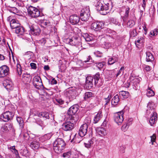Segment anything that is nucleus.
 Returning <instances> with one entry per match:
<instances>
[{
    "instance_id": "nucleus-44",
    "label": "nucleus",
    "mask_w": 158,
    "mask_h": 158,
    "mask_svg": "<svg viewBox=\"0 0 158 158\" xmlns=\"http://www.w3.org/2000/svg\"><path fill=\"white\" fill-rule=\"evenodd\" d=\"M102 45L105 48H109L111 47V44L109 42H105Z\"/></svg>"
},
{
    "instance_id": "nucleus-46",
    "label": "nucleus",
    "mask_w": 158,
    "mask_h": 158,
    "mask_svg": "<svg viewBox=\"0 0 158 158\" xmlns=\"http://www.w3.org/2000/svg\"><path fill=\"white\" fill-rule=\"evenodd\" d=\"M154 93L153 91L149 89L147 92V95L148 97H151L154 96Z\"/></svg>"
},
{
    "instance_id": "nucleus-17",
    "label": "nucleus",
    "mask_w": 158,
    "mask_h": 158,
    "mask_svg": "<svg viewBox=\"0 0 158 158\" xmlns=\"http://www.w3.org/2000/svg\"><path fill=\"white\" fill-rule=\"evenodd\" d=\"M95 141L96 139L94 137L89 138L87 142L84 143L85 147L87 148H90V147L93 146Z\"/></svg>"
},
{
    "instance_id": "nucleus-41",
    "label": "nucleus",
    "mask_w": 158,
    "mask_h": 158,
    "mask_svg": "<svg viewBox=\"0 0 158 158\" xmlns=\"http://www.w3.org/2000/svg\"><path fill=\"white\" fill-rule=\"evenodd\" d=\"M158 30L156 29H155L152 30L150 32V36L152 37V36H156L158 34Z\"/></svg>"
},
{
    "instance_id": "nucleus-24",
    "label": "nucleus",
    "mask_w": 158,
    "mask_h": 158,
    "mask_svg": "<svg viewBox=\"0 0 158 158\" xmlns=\"http://www.w3.org/2000/svg\"><path fill=\"white\" fill-rule=\"evenodd\" d=\"M119 101V98L118 95L115 96L111 101V103L112 105L115 106L117 105Z\"/></svg>"
},
{
    "instance_id": "nucleus-50",
    "label": "nucleus",
    "mask_w": 158,
    "mask_h": 158,
    "mask_svg": "<svg viewBox=\"0 0 158 158\" xmlns=\"http://www.w3.org/2000/svg\"><path fill=\"white\" fill-rule=\"evenodd\" d=\"M143 68H144V71L146 72H149L151 70V67L150 66L144 64L143 65Z\"/></svg>"
},
{
    "instance_id": "nucleus-27",
    "label": "nucleus",
    "mask_w": 158,
    "mask_h": 158,
    "mask_svg": "<svg viewBox=\"0 0 158 158\" xmlns=\"http://www.w3.org/2000/svg\"><path fill=\"white\" fill-rule=\"evenodd\" d=\"M146 61L147 62H151L154 60V59L152 54L150 52H146Z\"/></svg>"
},
{
    "instance_id": "nucleus-16",
    "label": "nucleus",
    "mask_w": 158,
    "mask_h": 158,
    "mask_svg": "<svg viewBox=\"0 0 158 158\" xmlns=\"http://www.w3.org/2000/svg\"><path fill=\"white\" fill-rule=\"evenodd\" d=\"M3 85L8 91L12 89V83L9 80H5L3 82Z\"/></svg>"
},
{
    "instance_id": "nucleus-6",
    "label": "nucleus",
    "mask_w": 158,
    "mask_h": 158,
    "mask_svg": "<svg viewBox=\"0 0 158 158\" xmlns=\"http://www.w3.org/2000/svg\"><path fill=\"white\" fill-rule=\"evenodd\" d=\"M28 14L32 18H36L40 16V10L36 8L30 6L27 8Z\"/></svg>"
},
{
    "instance_id": "nucleus-1",
    "label": "nucleus",
    "mask_w": 158,
    "mask_h": 158,
    "mask_svg": "<svg viewBox=\"0 0 158 158\" xmlns=\"http://www.w3.org/2000/svg\"><path fill=\"white\" fill-rule=\"evenodd\" d=\"M110 0H99L96 4L97 10L102 15H105L109 12Z\"/></svg>"
},
{
    "instance_id": "nucleus-12",
    "label": "nucleus",
    "mask_w": 158,
    "mask_h": 158,
    "mask_svg": "<svg viewBox=\"0 0 158 158\" xmlns=\"http://www.w3.org/2000/svg\"><path fill=\"white\" fill-rule=\"evenodd\" d=\"M30 32L34 35H39L40 32L41 30L38 26L33 25L29 26Z\"/></svg>"
},
{
    "instance_id": "nucleus-61",
    "label": "nucleus",
    "mask_w": 158,
    "mask_h": 158,
    "mask_svg": "<svg viewBox=\"0 0 158 158\" xmlns=\"http://www.w3.org/2000/svg\"><path fill=\"white\" fill-rule=\"evenodd\" d=\"M50 23L48 21H44L43 22H42V24L46 26H48L49 25Z\"/></svg>"
},
{
    "instance_id": "nucleus-51",
    "label": "nucleus",
    "mask_w": 158,
    "mask_h": 158,
    "mask_svg": "<svg viewBox=\"0 0 158 158\" xmlns=\"http://www.w3.org/2000/svg\"><path fill=\"white\" fill-rule=\"evenodd\" d=\"M126 148L123 145H120L118 149L119 151L122 153H124L125 152V149Z\"/></svg>"
},
{
    "instance_id": "nucleus-56",
    "label": "nucleus",
    "mask_w": 158,
    "mask_h": 158,
    "mask_svg": "<svg viewBox=\"0 0 158 158\" xmlns=\"http://www.w3.org/2000/svg\"><path fill=\"white\" fill-rule=\"evenodd\" d=\"M11 12L14 14H16L18 13L19 11L15 7H13L12 8L11 10H10Z\"/></svg>"
},
{
    "instance_id": "nucleus-2",
    "label": "nucleus",
    "mask_w": 158,
    "mask_h": 158,
    "mask_svg": "<svg viewBox=\"0 0 158 158\" xmlns=\"http://www.w3.org/2000/svg\"><path fill=\"white\" fill-rule=\"evenodd\" d=\"M65 143L62 138H57L53 142V149L58 154L61 153L65 148Z\"/></svg>"
},
{
    "instance_id": "nucleus-21",
    "label": "nucleus",
    "mask_w": 158,
    "mask_h": 158,
    "mask_svg": "<svg viewBox=\"0 0 158 158\" xmlns=\"http://www.w3.org/2000/svg\"><path fill=\"white\" fill-rule=\"evenodd\" d=\"M10 26L12 29H16L20 25L18 20L13 19L10 22Z\"/></svg>"
},
{
    "instance_id": "nucleus-26",
    "label": "nucleus",
    "mask_w": 158,
    "mask_h": 158,
    "mask_svg": "<svg viewBox=\"0 0 158 158\" xmlns=\"http://www.w3.org/2000/svg\"><path fill=\"white\" fill-rule=\"evenodd\" d=\"M93 78L91 76H88L86 78V83L87 85L89 86H88L89 87H92L93 85Z\"/></svg>"
},
{
    "instance_id": "nucleus-34",
    "label": "nucleus",
    "mask_w": 158,
    "mask_h": 158,
    "mask_svg": "<svg viewBox=\"0 0 158 158\" xmlns=\"http://www.w3.org/2000/svg\"><path fill=\"white\" fill-rule=\"evenodd\" d=\"M85 63L89 62V64H91L94 62V60H93L90 56H88L86 58H84V61Z\"/></svg>"
},
{
    "instance_id": "nucleus-62",
    "label": "nucleus",
    "mask_w": 158,
    "mask_h": 158,
    "mask_svg": "<svg viewBox=\"0 0 158 158\" xmlns=\"http://www.w3.org/2000/svg\"><path fill=\"white\" fill-rule=\"evenodd\" d=\"M146 5V0H143V4H142V6L143 7V9L144 10L145 9Z\"/></svg>"
},
{
    "instance_id": "nucleus-22",
    "label": "nucleus",
    "mask_w": 158,
    "mask_h": 158,
    "mask_svg": "<svg viewBox=\"0 0 158 158\" xmlns=\"http://www.w3.org/2000/svg\"><path fill=\"white\" fill-rule=\"evenodd\" d=\"M102 111L101 110H99L97 114L94 116V123H96L101 119L102 117Z\"/></svg>"
},
{
    "instance_id": "nucleus-55",
    "label": "nucleus",
    "mask_w": 158,
    "mask_h": 158,
    "mask_svg": "<svg viewBox=\"0 0 158 158\" xmlns=\"http://www.w3.org/2000/svg\"><path fill=\"white\" fill-rule=\"evenodd\" d=\"M151 141L152 142V144H153V142H155L156 139V136L155 134H153V135L151 136Z\"/></svg>"
},
{
    "instance_id": "nucleus-30",
    "label": "nucleus",
    "mask_w": 158,
    "mask_h": 158,
    "mask_svg": "<svg viewBox=\"0 0 158 158\" xmlns=\"http://www.w3.org/2000/svg\"><path fill=\"white\" fill-rule=\"evenodd\" d=\"M15 32L16 34H19L22 35L25 32V29L23 27L19 26L15 29Z\"/></svg>"
},
{
    "instance_id": "nucleus-19",
    "label": "nucleus",
    "mask_w": 158,
    "mask_h": 158,
    "mask_svg": "<svg viewBox=\"0 0 158 158\" xmlns=\"http://www.w3.org/2000/svg\"><path fill=\"white\" fill-rule=\"evenodd\" d=\"M157 119V114L156 112L152 113V116L149 120V122L151 126H152Z\"/></svg>"
},
{
    "instance_id": "nucleus-64",
    "label": "nucleus",
    "mask_w": 158,
    "mask_h": 158,
    "mask_svg": "<svg viewBox=\"0 0 158 158\" xmlns=\"http://www.w3.org/2000/svg\"><path fill=\"white\" fill-rule=\"evenodd\" d=\"M49 69V67L48 65H45L44 67V69L45 70H48Z\"/></svg>"
},
{
    "instance_id": "nucleus-42",
    "label": "nucleus",
    "mask_w": 158,
    "mask_h": 158,
    "mask_svg": "<svg viewBox=\"0 0 158 158\" xmlns=\"http://www.w3.org/2000/svg\"><path fill=\"white\" fill-rule=\"evenodd\" d=\"M135 24V22L134 21L130 20L128 21L127 23V27L130 28L132 27Z\"/></svg>"
},
{
    "instance_id": "nucleus-33",
    "label": "nucleus",
    "mask_w": 158,
    "mask_h": 158,
    "mask_svg": "<svg viewBox=\"0 0 158 158\" xmlns=\"http://www.w3.org/2000/svg\"><path fill=\"white\" fill-rule=\"evenodd\" d=\"M8 126L9 128L11 127L12 126L10 124H6L2 126L1 128V131L3 132H6L8 131Z\"/></svg>"
},
{
    "instance_id": "nucleus-39",
    "label": "nucleus",
    "mask_w": 158,
    "mask_h": 158,
    "mask_svg": "<svg viewBox=\"0 0 158 158\" xmlns=\"http://www.w3.org/2000/svg\"><path fill=\"white\" fill-rule=\"evenodd\" d=\"M154 103L152 102H149L148 105V108L150 110H151L152 113H153V112H155L154 110Z\"/></svg>"
},
{
    "instance_id": "nucleus-10",
    "label": "nucleus",
    "mask_w": 158,
    "mask_h": 158,
    "mask_svg": "<svg viewBox=\"0 0 158 158\" xmlns=\"http://www.w3.org/2000/svg\"><path fill=\"white\" fill-rule=\"evenodd\" d=\"M9 73V68L8 66L4 65L0 67V77H4Z\"/></svg>"
},
{
    "instance_id": "nucleus-36",
    "label": "nucleus",
    "mask_w": 158,
    "mask_h": 158,
    "mask_svg": "<svg viewBox=\"0 0 158 158\" xmlns=\"http://www.w3.org/2000/svg\"><path fill=\"white\" fill-rule=\"evenodd\" d=\"M120 95L123 98H127L129 95V93L128 92L122 91L120 92Z\"/></svg>"
},
{
    "instance_id": "nucleus-25",
    "label": "nucleus",
    "mask_w": 158,
    "mask_h": 158,
    "mask_svg": "<svg viewBox=\"0 0 158 158\" xmlns=\"http://www.w3.org/2000/svg\"><path fill=\"white\" fill-rule=\"evenodd\" d=\"M38 116L41 118H43L44 119H49V114L47 112H44L39 113L38 114Z\"/></svg>"
},
{
    "instance_id": "nucleus-5",
    "label": "nucleus",
    "mask_w": 158,
    "mask_h": 158,
    "mask_svg": "<svg viewBox=\"0 0 158 158\" xmlns=\"http://www.w3.org/2000/svg\"><path fill=\"white\" fill-rule=\"evenodd\" d=\"M90 16V12L89 8H85L81 10L80 13V19L82 21L85 22L87 21Z\"/></svg>"
},
{
    "instance_id": "nucleus-52",
    "label": "nucleus",
    "mask_w": 158,
    "mask_h": 158,
    "mask_svg": "<svg viewBox=\"0 0 158 158\" xmlns=\"http://www.w3.org/2000/svg\"><path fill=\"white\" fill-rule=\"evenodd\" d=\"M71 155V152H68L64 153L63 154V156L64 158H69Z\"/></svg>"
},
{
    "instance_id": "nucleus-59",
    "label": "nucleus",
    "mask_w": 158,
    "mask_h": 158,
    "mask_svg": "<svg viewBox=\"0 0 158 158\" xmlns=\"http://www.w3.org/2000/svg\"><path fill=\"white\" fill-rule=\"evenodd\" d=\"M30 65L32 69H36L37 68L36 64L35 63H30Z\"/></svg>"
},
{
    "instance_id": "nucleus-40",
    "label": "nucleus",
    "mask_w": 158,
    "mask_h": 158,
    "mask_svg": "<svg viewBox=\"0 0 158 158\" xmlns=\"http://www.w3.org/2000/svg\"><path fill=\"white\" fill-rule=\"evenodd\" d=\"M36 121L37 123L41 127L42 129H43V128L45 127L47 125L46 123H44V122L40 119H38L36 120Z\"/></svg>"
},
{
    "instance_id": "nucleus-23",
    "label": "nucleus",
    "mask_w": 158,
    "mask_h": 158,
    "mask_svg": "<svg viewBox=\"0 0 158 158\" xmlns=\"http://www.w3.org/2000/svg\"><path fill=\"white\" fill-rule=\"evenodd\" d=\"M94 81V84L95 85H97L98 86H100L101 85V84L100 83V74L99 73H97L93 77Z\"/></svg>"
},
{
    "instance_id": "nucleus-14",
    "label": "nucleus",
    "mask_w": 158,
    "mask_h": 158,
    "mask_svg": "<svg viewBox=\"0 0 158 158\" xmlns=\"http://www.w3.org/2000/svg\"><path fill=\"white\" fill-rule=\"evenodd\" d=\"M80 18L76 15H71L69 18L70 23L73 25L77 24L80 21Z\"/></svg>"
},
{
    "instance_id": "nucleus-18",
    "label": "nucleus",
    "mask_w": 158,
    "mask_h": 158,
    "mask_svg": "<svg viewBox=\"0 0 158 158\" xmlns=\"http://www.w3.org/2000/svg\"><path fill=\"white\" fill-rule=\"evenodd\" d=\"M31 77L29 74H23L22 76V80L25 83L27 84L31 81Z\"/></svg>"
},
{
    "instance_id": "nucleus-43",
    "label": "nucleus",
    "mask_w": 158,
    "mask_h": 158,
    "mask_svg": "<svg viewBox=\"0 0 158 158\" xmlns=\"http://www.w3.org/2000/svg\"><path fill=\"white\" fill-rule=\"evenodd\" d=\"M96 66L100 70H101L105 64V63L104 62H98L96 63Z\"/></svg>"
},
{
    "instance_id": "nucleus-20",
    "label": "nucleus",
    "mask_w": 158,
    "mask_h": 158,
    "mask_svg": "<svg viewBox=\"0 0 158 158\" xmlns=\"http://www.w3.org/2000/svg\"><path fill=\"white\" fill-rule=\"evenodd\" d=\"M96 132L101 136H104L106 135V132L105 128L102 127H99L96 129Z\"/></svg>"
},
{
    "instance_id": "nucleus-38",
    "label": "nucleus",
    "mask_w": 158,
    "mask_h": 158,
    "mask_svg": "<svg viewBox=\"0 0 158 158\" xmlns=\"http://www.w3.org/2000/svg\"><path fill=\"white\" fill-rule=\"evenodd\" d=\"M83 37L85 39L86 41L87 42L91 41L93 40L92 37L89 35L88 34H85L83 35Z\"/></svg>"
},
{
    "instance_id": "nucleus-7",
    "label": "nucleus",
    "mask_w": 158,
    "mask_h": 158,
    "mask_svg": "<svg viewBox=\"0 0 158 158\" xmlns=\"http://www.w3.org/2000/svg\"><path fill=\"white\" fill-rule=\"evenodd\" d=\"M14 115V114L12 112L6 111L1 115L0 119L4 122H8L13 118Z\"/></svg>"
},
{
    "instance_id": "nucleus-3",
    "label": "nucleus",
    "mask_w": 158,
    "mask_h": 158,
    "mask_svg": "<svg viewBox=\"0 0 158 158\" xmlns=\"http://www.w3.org/2000/svg\"><path fill=\"white\" fill-rule=\"evenodd\" d=\"M74 118L73 116H72L69 121L63 123L62 125V129L66 131L72 130L74 128L75 123L77 121V119H75Z\"/></svg>"
},
{
    "instance_id": "nucleus-53",
    "label": "nucleus",
    "mask_w": 158,
    "mask_h": 158,
    "mask_svg": "<svg viewBox=\"0 0 158 158\" xmlns=\"http://www.w3.org/2000/svg\"><path fill=\"white\" fill-rule=\"evenodd\" d=\"M137 32L135 29H133L130 32V35L131 36L135 37L137 35Z\"/></svg>"
},
{
    "instance_id": "nucleus-54",
    "label": "nucleus",
    "mask_w": 158,
    "mask_h": 158,
    "mask_svg": "<svg viewBox=\"0 0 158 158\" xmlns=\"http://www.w3.org/2000/svg\"><path fill=\"white\" fill-rule=\"evenodd\" d=\"M94 54L96 56L98 57H101L102 56V53L98 51L94 52Z\"/></svg>"
},
{
    "instance_id": "nucleus-28",
    "label": "nucleus",
    "mask_w": 158,
    "mask_h": 158,
    "mask_svg": "<svg viewBox=\"0 0 158 158\" xmlns=\"http://www.w3.org/2000/svg\"><path fill=\"white\" fill-rule=\"evenodd\" d=\"M56 101L58 103V105H62L61 106L62 107H66L68 104V102H65L64 101L61 99H56Z\"/></svg>"
},
{
    "instance_id": "nucleus-11",
    "label": "nucleus",
    "mask_w": 158,
    "mask_h": 158,
    "mask_svg": "<svg viewBox=\"0 0 158 158\" xmlns=\"http://www.w3.org/2000/svg\"><path fill=\"white\" fill-rule=\"evenodd\" d=\"M104 25V23L102 22H96L91 24V27L95 31H98L103 28Z\"/></svg>"
},
{
    "instance_id": "nucleus-47",
    "label": "nucleus",
    "mask_w": 158,
    "mask_h": 158,
    "mask_svg": "<svg viewBox=\"0 0 158 158\" xmlns=\"http://www.w3.org/2000/svg\"><path fill=\"white\" fill-rule=\"evenodd\" d=\"M17 71L19 75H20L21 74L22 70L21 69V65L19 64H17Z\"/></svg>"
},
{
    "instance_id": "nucleus-13",
    "label": "nucleus",
    "mask_w": 158,
    "mask_h": 158,
    "mask_svg": "<svg viewBox=\"0 0 158 158\" xmlns=\"http://www.w3.org/2000/svg\"><path fill=\"white\" fill-rule=\"evenodd\" d=\"M81 40L79 38L73 37L69 39V42L72 45L77 46L81 44Z\"/></svg>"
},
{
    "instance_id": "nucleus-4",
    "label": "nucleus",
    "mask_w": 158,
    "mask_h": 158,
    "mask_svg": "<svg viewBox=\"0 0 158 158\" xmlns=\"http://www.w3.org/2000/svg\"><path fill=\"white\" fill-rule=\"evenodd\" d=\"M89 120L87 121V119L85 120V123L83 124L80 127L78 132V134L81 137L85 136L88 131V125L91 122V120L89 118Z\"/></svg>"
},
{
    "instance_id": "nucleus-15",
    "label": "nucleus",
    "mask_w": 158,
    "mask_h": 158,
    "mask_svg": "<svg viewBox=\"0 0 158 158\" xmlns=\"http://www.w3.org/2000/svg\"><path fill=\"white\" fill-rule=\"evenodd\" d=\"M78 110L77 106L74 105L70 107L68 111V114L71 116L74 115Z\"/></svg>"
},
{
    "instance_id": "nucleus-9",
    "label": "nucleus",
    "mask_w": 158,
    "mask_h": 158,
    "mask_svg": "<svg viewBox=\"0 0 158 158\" xmlns=\"http://www.w3.org/2000/svg\"><path fill=\"white\" fill-rule=\"evenodd\" d=\"M124 113L123 111L118 112L115 114L114 116L115 121L118 124H121L123 121Z\"/></svg>"
},
{
    "instance_id": "nucleus-48",
    "label": "nucleus",
    "mask_w": 158,
    "mask_h": 158,
    "mask_svg": "<svg viewBox=\"0 0 158 158\" xmlns=\"http://www.w3.org/2000/svg\"><path fill=\"white\" fill-rule=\"evenodd\" d=\"M143 41V37H141L137 41H135V44L137 47H138V45H139V44L142 43Z\"/></svg>"
},
{
    "instance_id": "nucleus-45",
    "label": "nucleus",
    "mask_w": 158,
    "mask_h": 158,
    "mask_svg": "<svg viewBox=\"0 0 158 158\" xmlns=\"http://www.w3.org/2000/svg\"><path fill=\"white\" fill-rule=\"evenodd\" d=\"M111 98V95L109 94L107 98H105V102L106 103L105 104V106H106V105H107L110 102V99Z\"/></svg>"
},
{
    "instance_id": "nucleus-63",
    "label": "nucleus",
    "mask_w": 158,
    "mask_h": 158,
    "mask_svg": "<svg viewBox=\"0 0 158 158\" xmlns=\"http://www.w3.org/2000/svg\"><path fill=\"white\" fill-rule=\"evenodd\" d=\"M51 84H55L57 83V81L54 78H53L52 79V81H51Z\"/></svg>"
},
{
    "instance_id": "nucleus-35",
    "label": "nucleus",
    "mask_w": 158,
    "mask_h": 158,
    "mask_svg": "<svg viewBox=\"0 0 158 158\" xmlns=\"http://www.w3.org/2000/svg\"><path fill=\"white\" fill-rule=\"evenodd\" d=\"M94 94L91 92H87L85 94L84 99L85 100L94 96Z\"/></svg>"
},
{
    "instance_id": "nucleus-31",
    "label": "nucleus",
    "mask_w": 158,
    "mask_h": 158,
    "mask_svg": "<svg viewBox=\"0 0 158 158\" xmlns=\"http://www.w3.org/2000/svg\"><path fill=\"white\" fill-rule=\"evenodd\" d=\"M118 61V58L114 56L113 57L110 58L109 59L108 64L109 65L112 64L115 62Z\"/></svg>"
},
{
    "instance_id": "nucleus-37",
    "label": "nucleus",
    "mask_w": 158,
    "mask_h": 158,
    "mask_svg": "<svg viewBox=\"0 0 158 158\" xmlns=\"http://www.w3.org/2000/svg\"><path fill=\"white\" fill-rule=\"evenodd\" d=\"M130 10V9L128 7L126 8L125 9V14L123 18V20L124 22H125L129 16Z\"/></svg>"
},
{
    "instance_id": "nucleus-57",
    "label": "nucleus",
    "mask_w": 158,
    "mask_h": 158,
    "mask_svg": "<svg viewBox=\"0 0 158 158\" xmlns=\"http://www.w3.org/2000/svg\"><path fill=\"white\" fill-rule=\"evenodd\" d=\"M124 67H122L119 70V71L118 72V73L116 74V77H117L122 72V73H123V71L124 70Z\"/></svg>"
},
{
    "instance_id": "nucleus-58",
    "label": "nucleus",
    "mask_w": 158,
    "mask_h": 158,
    "mask_svg": "<svg viewBox=\"0 0 158 158\" xmlns=\"http://www.w3.org/2000/svg\"><path fill=\"white\" fill-rule=\"evenodd\" d=\"M68 93L70 96H74L75 94V91H72V90L70 89L68 91Z\"/></svg>"
},
{
    "instance_id": "nucleus-32",
    "label": "nucleus",
    "mask_w": 158,
    "mask_h": 158,
    "mask_svg": "<svg viewBox=\"0 0 158 158\" xmlns=\"http://www.w3.org/2000/svg\"><path fill=\"white\" fill-rule=\"evenodd\" d=\"M16 120L19 123L20 128L21 129L23 128L24 123V121L23 118L20 117H17L16 118Z\"/></svg>"
},
{
    "instance_id": "nucleus-29",
    "label": "nucleus",
    "mask_w": 158,
    "mask_h": 158,
    "mask_svg": "<svg viewBox=\"0 0 158 158\" xmlns=\"http://www.w3.org/2000/svg\"><path fill=\"white\" fill-rule=\"evenodd\" d=\"M30 147L33 150L38 149L40 147V144L38 142L36 141H33L31 143Z\"/></svg>"
},
{
    "instance_id": "nucleus-49",
    "label": "nucleus",
    "mask_w": 158,
    "mask_h": 158,
    "mask_svg": "<svg viewBox=\"0 0 158 158\" xmlns=\"http://www.w3.org/2000/svg\"><path fill=\"white\" fill-rule=\"evenodd\" d=\"M130 124V123H127L123 125L122 127V130L124 131L127 130L128 129Z\"/></svg>"
},
{
    "instance_id": "nucleus-60",
    "label": "nucleus",
    "mask_w": 158,
    "mask_h": 158,
    "mask_svg": "<svg viewBox=\"0 0 158 158\" xmlns=\"http://www.w3.org/2000/svg\"><path fill=\"white\" fill-rule=\"evenodd\" d=\"M51 136V135L50 134H48L44 135V137L46 139H49Z\"/></svg>"
},
{
    "instance_id": "nucleus-8",
    "label": "nucleus",
    "mask_w": 158,
    "mask_h": 158,
    "mask_svg": "<svg viewBox=\"0 0 158 158\" xmlns=\"http://www.w3.org/2000/svg\"><path fill=\"white\" fill-rule=\"evenodd\" d=\"M33 86L36 89H39L41 87H43L41 78L39 76H35L32 80Z\"/></svg>"
}]
</instances>
